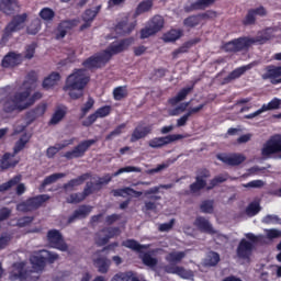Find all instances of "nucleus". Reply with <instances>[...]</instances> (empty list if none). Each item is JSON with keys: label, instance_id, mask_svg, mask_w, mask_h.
<instances>
[{"label": "nucleus", "instance_id": "f257e3e1", "mask_svg": "<svg viewBox=\"0 0 281 281\" xmlns=\"http://www.w3.org/2000/svg\"><path fill=\"white\" fill-rule=\"evenodd\" d=\"M36 72H31L27 75V79L23 82L20 90L3 102L5 113L25 111L30 109V106H34L37 100L43 98V93L40 91L32 94V91L36 89Z\"/></svg>", "mask_w": 281, "mask_h": 281}, {"label": "nucleus", "instance_id": "f03ea898", "mask_svg": "<svg viewBox=\"0 0 281 281\" xmlns=\"http://www.w3.org/2000/svg\"><path fill=\"white\" fill-rule=\"evenodd\" d=\"M60 257L56 252L49 250H41L36 255H33L30 260L32 265V270L29 272H23L24 263H15L13 266V271L10 274V280H38V273H43L45 269V261L47 260L50 265L56 262Z\"/></svg>", "mask_w": 281, "mask_h": 281}, {"label": "nucleus", "instance_id": "7ed1b4c3", "mask_svg": "<svg viewBox=\"0 0 281 281\" xmlns=\"http://www.w3.org/2000/svg\"><path fill=\"white\" fill-rule=\"evenodd\" d=\"M89 80H91V78L87 69H75L72 74L68 76L64 91H68V95L71 100H79V98H82L85 87L89 85Z\"/></svg>", "mask_w": 281, "mask_h": 281}, {"label": "nucleus", "instance_id": "20e7f679", "mask_svg": "<svg viewBox=\"0 0 281 281\" xmlns=\"http://www.w3.org/2000/svg\"><path fill=\"white\" fill-rule=\"evenodd\" d=\"M281 153V135L276 134L271 136L261 148V157L263 159H271L274 155Z\"/></svg>", "mask_w": 281, "mask_h": 281}, {"label": "nucleus", "instance_id": "39448f33", "mask_svg": "<svg viewBox=\"0 0 281 281\" xmlns=\"http://www.w3.org/2000/svg\"><path fill=\"white\" fill-rule=\"evenodd\" d=\"M27 21V13L15 15L12 21L5 26L2 41H8L12 37L14 32H19L25 27V22Z\"/></svg>", "mask_w": 281, "mask_h": 281}, {"label": "nucleus", "instance_id": "423d86ee", "mask_svg": "<svg viewBox=\"0 0 281 281\" xmlns=\"http://www.w3.org/2000/svg\"><path fill=\"white\" fill-rule=\"evenodd\" d=\"M265 235H254L252 233L246 234V238L248 240H251L254 245H265L268 240H276V238H281V231L278 228H270V229H265Z\"/></svg>", "mask_w": 281, "mask_h": 281}, {"label": "nucleus", "instance_id": "0eeeda50", "mask_svg": "<svg viewBox=\"0 0 281 281\" xmlns=\"http://www.w3.org/2000/svg\"><path fill=\"white\" fill-rule=\"evenodd\" d=\"M47 240L49 247L53 249H58V251H69V245L63 238V234L58 229H50L47 233Z\"/></svg>", "mask_w": 281, "mask_h": 281}, {"label": "nucleus", "instance_id": "6e6552de", "mask_svg": "<svg viewBox=\"0 0 281 281\" xmlns=\"http://www.w3.org/2000/svg\"><path fill=\"white\" fill-rule=\"evenodd\" d=\"M186 137H189V135L170 134L156 137L148 142V146H150V148H162V146H168V144H173V142H179V139H186Z\"/></svg>", "mask_w": 281, "mask_h": 281}, {"label": "nucleus", "instance_id": "1a4fd4ad", "mask_svg": "<svg viewBox=\"0 0 281 281\" xmlns=\"http://www.w3.org/2000/svg\"><path fill=\"white\" fill-rule=\"evenodd\" d=\"M164 27V18L156 15L151 19L149 24L140 31V38H149V36H155L157 32H161Z\"/></svg>", "mask_w": 281, "mask_h": 281}, {"label": "nucleus", "instance_id": "9d476101", "mask_svg": "<svg viewBox=\"0 0 281 281\" xmlns=\"http://www.w3.org/2000/svg\"><path fill=\"white\" fill-rule=\"evenodd\" d=\"M256 41L248 37H239L233 40L224 45L225 52H243L244 49H249Z\"/></svg>", "mask_w": 281, "mask_h": 281}, {"label": "nucleus", "instance_id": "9b49d317", "mask_svg": "<svg viewBox=\"0 0 281 281\" xmlns=\"http://www.w3.org/2000/svg\"><path fill=\"white\" fill-rule=\"evenodd\" d=\"M134 40L133 38H126L119 42H113L108 49L103 52L105 55V58L108 60H111V56H115V54H121V52H124L125 49H128L131 45H133Z\"/></svg>", "mask_w": 281, "mask_h": 281}, {"label": "nucleus", "instance_id": "f8f14e48", "mask_svg": "<svg viewBox=\"0 0 281 281\" xmlns=\"http://www.w3.org/2000/svg\"><path fill=\"white\" fill-rule=\"evenodd\" d=\"M95 142V139L85 140L76 146L72 150L67 151L64 157H66V159H78L80 157H85V153L89 150V148H91Z\"/></svg>", "mask_w": 281, "mask_h": 281}, {"label": "nucleus", "instance_id": "ddd939ff", "mask_svg": "<svg viewBox=\"0 0 281 281\" xmlns=\"http://www.w3.org/2000/svg\"><path fill=\"white\" fill-rule=\"evenodd\" d=\"M115 236H120V228L117 227H109L100 231L95 235V243L99 247L106 245L111 238H115Z\"/></svg>", "mask_w": 281, "mask_h": 281}, {"label": "nucleus", "instance_id": "4468645a", "mask_svg": "<svg viewBox=\"0 0 281 281\" xmlns=\"http://www.w3.org/2000/svg\"><path fill=\"white\" fill-rule=\"evenodd\" d=\"M207 179H210V170L207 169H200L195 177V182L190 186V190L193 194L196 192H201L205 186H207Z\"/></svg>", "mask_w": 281, "mask_h": 281}, {"label": "nucleus", "instance_id": "2eb2a0df", "mask_svg": "<svg viewBox=\"0 0 281 281\" xmlns=\"http://www.w3.org/2000/svg\"><path fill=\"white\" fill-rule=\"evenodd\" d=\"M217 159L226 166H240L247 159L243 154H218Z\"/></svg>", "mask_w": 281, "mask_h": 281}, {"label": "nucleus", "instance_id": "dca6fc26", "mask_svg": "<svg viewBox=\"0 0 281 281\" xmlns=\"http://www.w3.org/2000/svg\"><path fill=\"white\" fill-rule=\"evenodd\" d=\"M261 78L262 80H270L271 85H278V80L281 78V66H266Z\"/></svg>", "mask_w": 281, "mask_h": 281}, {"label": "nucleus", "instance_id": "f3484780", "mask_svg": "<svg viewBox=\"0 0 281 281\" xmlns=\"http://www.w3.org/2000/svg\"><path fill=\"white\" fill-rule=\"evenodd\" d=\"M109 63L108 57L104 55V52L97 54L92 57H89L87 60L83 61V67L86 69H98Z\"/></svg>", "mask_w": 281, "mask_h": 281}, {"label": "nucleus", "instance_id": "a211bd4d", "mask_svg": "<svg viewBox=\"0 0 281 281\" xmlns=\"http://www.w3.org/2000/svg\"><path fill=\"white\" fill-rule=\"evenodd\" d=\"M111 115V106L104 105L102 108H99L94 113L90 114L83 122V126H91L94 122L102 117H106Z\"/></svg>", "mask_w": 281, "mask_h": 281}, {"label": "nucleus", "instance_id": "6ab92c4d", "mask_svg": "<svg viewBox=\"0 0 281 281\" xmlns=\"http://www.w3.org/2000/svg\"><path fill=\"white\" fill-rule=\"evenodd\" d=\"M76 25H78V21L76 20H66L63 21L57 30L55 31V36L57 38V41H60V38H65V36H67V32H69L70 30H74V27H76Z\"/></svg>", "mask_w": 281, "mask_h": 281}, {"label": "nucleus", "instance_id": "aec40b11", "mask_svg": "<svg viewBox=\"0 0 281 281\" xmlns=\"http://www.w3.org/2000/svg\"><path fill=\"white\" fill-rule=\"evenodd\" d=\"M21 63H23V55L15 52H11L3 57L2 67H16V65H21Z\"/></svg>", "mask_w": 281, "mask_h": 281}, {"label": "nucleus", "instance_id": "412c9836", "mask_svg": "<svg viewBox=\"0 0 281 281\" xmlns=\"http://www.w3.org/2000/svg\"><path fill=\"white\" fill-rule=\"evenodd\" d=\"M124 172H142V168L139 167H133V166H127L119 169L116 172H114L112 176L111 175H105L103 178L99 179L100 184L109 183L113 179V177H120V175H124Z\"/></svg>", "mask_w": 281, "mask_h": 281}, {"label": "nucleus", "instance_id": "4be33fe9", "mask_svg": "<svg viewBox=\"0 0 281 281\" xmlns=\"http://www.w3.org/2000/svg\"><path fill=\"white\" fill-rule=\"evenodd\" d=\"M151 131H153V126H150V125L136 126L132 133L131 142L135 143V142H139V139H144V137H146V135H150Z\"/></svg>", "mask_w": 281, "mask_h": 281}, {"label": "nucleus", "instance_id": "5701e85b", "mask_svg": "<svg viewBox=\"0 0 281 281\" xmlns=\"http://www.w3.org/2000/svg\"><path fill=\"white\" fill-rule=\"evenodd\" d=\"M251 251H254V244L247 241V239H241L237 247L238 258H243L244 260H247V258L251 256Z\"/></svg>", "mask_w": 281, "mask_h": 281}, {"label": "nucleus", "instance_id": "b1692460", "mask_svg": "<svg viewBox=\"0 0 281 281\" xmlns=\"http://www.w3.org/2000/svg\"><path fill=\"white\" fill-rule=\"evenodd\" d=\"M102 9V5H98L93 9H88L85 11L82 19L85 21V24L81 25L80 30H87V27H91V22L95 16H98V13Z\"/></svg>", "mask_w": 281, "mask_h": 281}, {"label": "nucleus", "instance_id": "393cba45", "mask_svg": "<svg viewBox=\"0 0 281 281\" xmlns=\"http://www.w3.org/2000/svg\"><path fill=\"white\" fill-rule=\"evenodd\" d=\"M166 272L179 276L180 278H183L184 280H190V278H193V276H194V273H192L191 270H186V268H183L181 266L167 267Z\"/></svg>", "mask_w": 281, "mask_h": 281}, {"label": "nucleus", "instance_id": "a878e982", "mask_svg": "<svg viewBox=\"0 0 281 281\" xmlns=\"http://www.w3.org/2000/svg\"><path fill=\"white\" fill-rule=\"evenodd\" d=\"M256 65H258V63L254 61L246 66L236 68L226 77V82H232V80H236L237 78H240V76H243L246 71H249V69H254Z\"/></svg>", "mask_w": 281, "mask_h": 281}, {"label": "nucleus", "instance_id": "bb28decb", "mask_svg": "<svg viewBox=\"0 0 281 281\" xmlns=\"http://www.w3.org/2000/svg\"><path fill=\"white\" fill-rule=\"evenodd\" d=\"M0 10L4 14H14V12H19V2L16 0H1Z\"/></svg>", "mask_w": 281, "mask_h": 281}, {"label": "nucleus", "instance_id": "cd10ccee", "mask_svg": "<svg viewBox=\"0 0 281 281\" xmlns=\"http://www.w3.org/2000/svg\"><path fill=\"white\" fill-rule=\"evenodd\" d=\"M93 265L99 273H109V269H111V259L106 257H98L93 259Z\"/></svg>", "mask_w": 281, "mask_h": 281}, {"label": "nucleus", "instance_id": "c85d7f7f", "mask_svg": "<svg viewBox=\"0 0 281 281\" xmlns=\"http://www.w3.org/2000/svg\"><path fill=\"white\" fill-rule=\"evenodd\" d=\"M71 144H74V139L57 143L54 146L47 148L46 155L49 159H52L56 156L58 151L63 150V148H67V146H71Z\"/></svg>", "mask_w": 281, "mask_h": 281}, {"label": "nucleus", "instance_id": "c756f323", "mask_svg": "<svg viewBox=\"0 0 281 281\" xmlns=\"http://www.w3.org/2000/svg\"><path fill=\"white\" fill-rule=\"evenodd\" d=\"M192 89H194V86L181 89L176 97L169 99V104H171V106H176V104H179V102H183V100H186V98H188V95L192 92Z\"/></svg>", "mask_w": 281, "mask_h": 281}, {"label": "nucleus", "instance_id": "7c9ffc66", "mask_svg": "<svg viewBox=\"0 0 281 281\" xmlns=\"http://www.w3.org/2000/svg\"><path fill=\"white\" fill-rule=\"evenodd\" d=\"M91 206H79L78 210H76L74 214L68 218V223H74V221H78V218H86V216H89V214H91Z\"/></svg>", "mask_w": 281, "mask_h": 281}, {"label": "nucleus", "instance_id": "2f4dec72", "mask_svg": "<svg viewBox=\"0 0 281 281\" xmlns=\"http://www.w3.org/2000/svg\"><path fill=\"white\" fill-rule=\"evenodd\" d=\"M45 201H49V195L42 194L35 198L29 199L26 204L30 210H37V207H41V205H43Z\"/></svg>", "mask_w": 281, "mask_h": 281}, {"label": "nucleus", "instance_id": "473e14b6", "mask_svg": "<svg viewBox=\"0 0 281 281\" xmlns=\"http://www.w3.org/2000/svg\"><path fill=\"white\" fill-rule=\"evenodd\" d=\"M112 194H113V196H123V198L133 196V194H134L136 198H139V196H142L143 192L135 191L133 188L126 187L123 189L113 190Z\"/></svg>", "mask_w": 281, "mask_h": 281}, {"label": "nucleus", "instance_id": "72a5a7b5", "mask_svg": "<svg viewBox=\"0 0 281 281\" xmlns=\"http://www.w3.org/2000/svg\"><path fill=\"white\" fill-rule=\"evenodd\" d=\"M188 256V250L186 251H171L166 256L167 262L170 265H179L183 258Z\"/></svg>", "mask_w": 281, "mask_h": 281}, {"label": "nucleus", "instance_id": "f704fd0d", "mask_svg": "<svg viewBox=\"0 0 281 281\" xmlns=\"http://www.w3.org/2000/svg\"><path fill=\"white\" fill-rule=\"evenodd\" d=\"M90 177H91L90 173H83L78 178H75L70 180L68 183L64 184V188L66 190H74L75 188H77V186H82V183H85L87 179H89Z\"/></svg>", "mask_w": 281, "mask_h": 281}, {"label": "nucleus", "instance_id": "c9c22d12", "mask_svg": "<svg viewBox=\"0 0 281 281\" xmlns=\"http://www.w3.org/2000/svg\"><path fill=\"white\" fill-rule=\"evenodd\" d=\"M16 154H4L1 159V168L2 170H8V168H14L16 164H19V160L14 159V156Z\"/></svg>", "mask_w": 281, "mask_h": 281}, {"label": "nucleus", "instance_id": "e433bc0d", "mask_svg": "<svg viewBox=\"0 0 281 281\" xmlns=\"http://www.w3.org/2000/svg\"><path fill=\"white\" fill-rule=\"evenodd\" d=\"M60 82V74L53 72L48 77H46L43 81L44 89H52V87H56Z\"/></svg>", "mask_w": 281, "mask_h": 281}, {"label": "nucleus", "instance_id": "4c0bfd02", "mask_svg": "<svg viewBox=\"0 0 281 281\" xmlns=\"http://www.w3.org/2000/svg\"><path fill=\"white\" fill-rule=\"evenodd\" d=\"M133 30H135V24H133V23L128 24L127 19L120 22L115 27L116 34H131V32H133Z\"/></svg>", "mask_w": 281, "mask_h": 281}, {"label": "nucleus", "instance_id": "58836bf2", "mask_svg": "<svg viewBox=\"0 0 281 281\" xmlns=\"http://www.w3.org/2000/svg\"><path fill=\"white\" fill-rule=\"evenodd\" d=\"M194 225L202 232H206L207 234H214V228H212V224H210V222L204 217H198L194 222Z\"/></svg>", "mask_w": 281, "mask_h": 281}, {"label": "nucleus", "instance_id": "ea45409f", "mask_svg": "<svg viewBox=\"0 0 281 281\" xmlns=\"http://www.w3.org/2000/svg\"><path fill=\"white\" fill-rule=\"evenodd\" d=\"M281 108V99L273 98L270 102L261 105V111L267 113V111H278Z\"/></svg>", "mask_w": 281, "mask_h": 281}, {"label": "nucleus", "instance_id": "a19ab883", "mask_svg": "<svg viewBox=\"0 0 281 281\" xmlns=\"http://www.w3.org/2000/svg\"><path fill=\"white\" fill-rule=\"evenodd\" d=\"M183 36L182 30H171L167 34L164 35L165 43H175V41H179V37Z\"/></svg>", "mask_w": 281, "mask_h": 281}, {"label": "nucleus", "instance_id": "79ce46f5", "mask_svg": "<svg viewBox=\"0 0 281 281\" xmlns=\"http://www.w3.org/2000/svg\"><path fill=\"white\" fill-rule=\"evenodd\" d=\"M220 261H221V256H218L217 252L211 251L207 254L204 260V265L206 267H216V265H218Z\"/></svg>", "mask_w": 281, "mask_h": 281}, {"label": "nucleus", "instance_id": "37998d69", "mask_svg": "<svg viewBox=\"0 0 281 281\" xmlns=\"http://www.w3.org/2000/svg\"><path fill=\"white\" fill-rule=\"evenodd\" d=\"M67 115V108H58L50 119V124H58Z\"/></svg>", "mask_w": 281, "mask_h": 281}, {"label": "nucleus", "instance_id": "c03bdc74", "mask_svg": "<svg viewBox=\"0 0 281 281\" xmlns=\"http://www.w3.org/2000/svg\"><path fill=\"white\" fill-rule=\"evenodd\" d=\"M123 246L127 247V249H133L134 251H142V249H148V246L140 245L139 243L135 241L134 239H127L123 241Z\"/></svg>", "mask_w": 281, "mask_h": 281}, {"label": "nucleus", "instance_id": "a18cd8bd", "mask_svg": "<svg viewBox=\"0 0 281 281\" xmlns=\"http://www.w3.org/2000/svg\"><path fill=\"white\" fill-rule=\"evenodd\" d=\"M18 183H21V176H15L8 182L0 184V192H8L10 188H14V186H18Z\"/></svg>", "mask_w": 281, "mask_h": 281}, {"label": "nucleus", "instance_id": "49530a36", "mask_svg": "<svg viewBox=\"0 0 281 281\" xmlns=\"http://www.w3.org/2000/svg\"><path fill=\"white\" fill-rule=\"evenodd\" d=\"M67 177V173H53L44 179L42 182V188H46V186H52V183H56L58 179H64Z\"/></svg>", "mask_w": 281, "mask_h": 281}, {"label": "nucleus", "instance_id": "de8ad7c7", "mask_svg": "<svg viewBox=\"0 0 281 281\" xmlns=\"http://www.w3.org/2000/svg\"><path fill=\"white\" fill-rule=\"evenodd\" d=\"M216 0H198L192 5V10H205V8H210V5H214Z\"/></svg>", "mask_w": 281, "mask_h": 281}, {"label": "nucleus", "instance_id": "09e8293b", "mask_svg": "<svg viewBox=\"0 0 281 281\" xmlns=\"http://www.w3.org/2000/svg\"><path fill=\"white\" fill-rule=\"evenodd\" d=\"M30 142V136L27 134H24L16 143L13 148L14 155H18V153H21L23 148H25V145Z\"/></svg>", "mask_w": 281, "mask_h": 281}, {"label": "nucleus", "instance_id": "8fccbe9b", "mask_svg": "<svg viewBox=\"0 0 281 281\" xmlns=\"http://www.w3.org/2000/svg\"><path fill=\"white\" fill-rule=\"evenodd\" d=\"M45 111H47V104L42 103V104L37 105L36 109L31 111L29 113V115L31 117H33V120H36V117H41V116L45 115Z\"/></svg>", "mask_w": 281, "mask_h": 281}, {"label": "nucleus", "instance_id": "3c124183", "mask_svg": "<svg viewBox=\"0 0 281 281\" xmlns=\"http://www.w3.org/2000/svg\"><path fill=\"white\" fill-rule=\"evenodd\" d=\"M128 95V90L126 89V87H117L113 90V98L114 100H124V98H126Z\"/></svg>", "mask_w": 281, "mask_h": 281}, {"label": "nucleus", "instance_id": "603ef678", "mask_svg": "<svg viewBox=\"0 0 281 281\" xmlns=\"http://www.w3.org/2000/svg\"><path fill=\"white\" fill-rule=\"evenodd\" d=\"M196 42H187L184 43L181 47L177 48L176 50L172 52V57L173 58H179L180 54H187L188 49L192 47Z\"/></svg>", "mask_w": 281, "mask_h": 281}, {"label": "nucleus", "instance_id": "864d4df0", "mask_svg": "<svg viewBox=\"0 0 281 281\" xmlns=\"http://www.w3.org/2000/svg\"><path fill=\"white\" fill-rule=\"evenodd\" d=\"M260 202H251L247 207H246V214L247 216H256L260 212Z\"/></svg>", "mask_w": 281, "mask_h": 281}, {"label": "nucleus", "instance_id": "5fc2aeb1", "mask_svg": "<svg viewBox=\"0 0 281 281\" xmlns=\"http://www.w3.org/2000/svg\"><path fill=\"white\" fill-rule=\"evenodd\" d=\"M41 32V19H34L27 26V34H38Z\"/></svg>", "mask_w": 281, "mask_h": 281}, {"label": "nucleus", "instance_id": "6e6d98bb", "mask_svg": "<svg viewBox=\"0 0 281 281\" xmlns=\"http://www.w3.org/2000/svg\"><path fill=\"white\" fill-rule=\"evenodd\" d=\"M189 106H190V102L180 103L173 110L169 111V115L171 116L181 115V113H186Z\"/></svg>", "mask_w": 281, "mask_h": 281}, {"label": "nucleus", "instance_id": "4d7b16f0", "mask_svg": "<svg viewBox=\"0 0 281 281\" xmlns=\"http://www.w3.org/2000/svg\"><path fill=\"white\" fill-rule=\"evenodd\" d=\"M131 278H133V271L119 272L113 276L111 281H131Z\"/></svg>", "mask_w": 281, "mask_h": 281}, {"label": "nucleus", "instance_id": "13d9d810", "mask_svg": "<svg viewBox=\"0 0 281 281\" xmlns=\"http://www.w3.org/2000/svg\"><path fill=\"white\" fill-rule=\"evenodd\" d=\"M40 16L43 21H52L56 16V13L50 8H44L41 10Z\"/></svg>", "mask_w": 281, "mask_h": 281}, {"label": "nucleus", "instance_id": "bf43d9fd", "mask_svg": "<svg viewBox=\"0 0 281 281\" xmlns=\"http://www.w3.org/2000/svg\"><path fill=\"white\" fill-rule=\"evenodd\" d=\"M124 128H126V124H121L119 125L116 128H114V131H112L106 137L105 139L111 140L115 137H120V135H122V133L124 132Z\"/></svg>", "mask_w": 281, "mask_h": 281}, {"label": "nucleus", "instance_id": "052dcab7", "mask_svg": "<svg viewBox=\"0 0 281 281\" xmlns=\"http://www.w3.org/2000/svg\"><path fill=\"white\" fill-rule=\"evenodd\" d=\"M201 212L204 214H212L214 212V202L213 201H204L200 206Z\"/></svg>", "mask_w": 281, "mask_h": 281}, {"label": "nucleus", "instance_id": "680f3d73", "mask_svg": "<svg viewBox=\"0 0 281 281\" xmlns=\"http://www.w3.org/2000/svg\"><path fill=\"white\" fill-rule=\"evenodd\" d=\"M34 54H36V44L27 45L24 50V58H26V60H32Z\"/></svg>", "mask_w": 281, "mask_h": 281}, {"label": "nucleus", "instance_id": "e2e57ef3", "mask_svg": "<svg viewBox=\"0 0 281 281\" xmlns=\"http://www.w3.org/2000/svg\"><path fill=\"white\" fill-rule=\"evenodd\" d=\"M261 222L265 224V225H276L278 223H280V217L278 215H266Z\"/></svg>", "mask_w": 281, "mask_h": 281}, {"label": "nucleus", "instance_id": "0e129e2a", "mask_svg": "<svg viewBox=\"0 0 281 281\" xmlns=\"http://www.w3.org/2000/svg\"><path fill=\"white\" fill-rule=\"evenodd\" d=\"M143 262L147 267H156L157 266V258L150 256V254H145L143 256Z\"/></svg>", "mask_w": 281, "mask_h": 281}, {"label": "nucleus", "instance_id": "69168bd1", "mask_svg": "<svg viewBox=\"0 0 281 281\" xmlns=\"http://www.w3.org/2000/svg\"><path fill=\"white\" fill-rule=\"evenodd\" d=\"M93 104H95V100L89 97L88 101L81 108V112L83 113V115H87L93 109Z\"/></svg>", "mask_w": 281, "mask_h": 281}, {"label": "nucleus", "instance_id": "338daca9", "mask_svg": "<svg viewBox=\"0 0 281 281\" xmlns=\"http://www.w3.org/2000/svg\"><path fill=\"white\" fill-rule=\"evenodd\" d=\"M80 201H85V194L82 193H72L67 199V203H80Z\"/></svg>", "mask_w": 281, "mask_h": 281}, {"label": "nucleus", "instance_id": "774afa93", "mask_svg": "<svg viewBox=\"0 0 281 281\" xmlns=\"http://www.w3.org/2000/svg\"><path fill=\"white\" fill-rule=\"evenodd\" d=\"M183 23L187 27H194L199 23V18L194 15L189 16L183 21Z\"/></svg>", "mask_w": 281, "mask_h": 281}]
</instances>
